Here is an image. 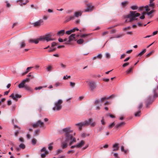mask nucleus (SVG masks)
Wrapping results in <instances>:
<instances>
[{"label": "nucleus", "instance_id": "30", "mask_svg": "<svg viewBox=\"0 0 158 158\" xmlns=\"http://www.w3.org/2000/svg\"><path fill=\"white\" fill-rule=\"evenodd\" d=\"M26 43L24 41L21 42L20 44V48H21L24 47L26 46Z\"/></svg>", "mask_w": 158, "mask_h": 158}, {"label": "nucleus", "instance_id": "48", "mask_svg": "<svg viewBox=\"0 0 158 158\" xmlns=\"http://www.w3.org/2000/svg\"><path fill=\"white\" fill-rule=\"evenodd\" d=\"M135 116L137 117L139 116L140 115V112L139 111L136 113L135 114Z\"/></svg>", "mask_w": 158, "mask_h": 158}, {"label": "nucleus", "instance_id": "52", "mask_svg": "<svg viewBox=\"0 0 158 158\" xmlns=\"http://www.w3.org/2000/svg\"><path fill=\"white\" fill-rule=\"evenodd\" d=\"M60 66L63 68H65L66 67V65L63 63H61L60 64Z\"/></svg>", "mask_w": 158, "mask_h": 158}, {"label": "nucleus", "instance_id": "10", "mask_svg": "<svg viewBox=\"0 0 158 158\" xmlns=\"http://www.w3.org/2000/svg\"><path fill=\"white\" fill-rule=\"evenodd\" d=\"M87 124V122H85L84 121L83 123H76L75 124V125L77 126L79 129L81 130L83 126H86Z\"/></svg>", "mask_w": 158, "mask_h": 158}, {"label": "nucleus", "instance_id": "29", "mask_svg": "<svg viewBox=\"0 0 158 158\" xmlns=\"http://www.w3.org/2000/svg\"><path fill=\"white\" fill-rule=\"evenodd\" d=\"M128 4V2L127 1H125L121 3V5L122 7H124L126 6Z\"/></svg>", "mask_w": 158, "mask_h": 158}, {"label": "nucleus", "instance_id": "26", "mask_svg": "<svg viewBox=\"0 0 158 158\" xmlns=\"http://www.w3.org/2000/svg\"><path fill=\"white\" fill-rule=\"evenodd\" d=\"M118 145L117 144H114L113 145V150L114 151L117 150L118 149Z\"/></svg>", "mask_w": 158, "mask_h": 158}, {"label": "nucleus", "instance_id": "56", "mask_svg": "<svg viewBox=\"0 0 158 158\" xmlns=\"http://www.w3.org/2000/svg\"><path fill=\"white\" fill-rule=\"evenodd\" d=\"M66 34H67L68 35H70L71 34V33H72V32H71V30H70L67 31L66 32Z\"/></svg>", "mask_w": 158, "mask_h": 158}, {"label": "nucleus", "instance_id": "63", "mask_svg": "<svg viewBox=\"0 0 158 158\" xmlns=\"http://www.w3.org/2000/svg\"><path fill=\"white\" fill-rule=\"evenodd\" d=\"M19 141L21 142H23L24 141L23 139L22 138H20L19 139Z\"/></svg>", "mask_w": 158, "mask_h": 158}, {"label": "nucleus", "instance_id": "64", "mask_svg": "<svg viewBox=\"0 0 158 158\" xmlns=\"http://www.w3.org/2000/svg\"><path fill=\"white\" fill-rule=\"evenodd\" d=\"M56 43L55 42H53L52 43V47L56 46Z\"/></svg>", "mask_w": 158, "mask_h": 158}, {"label": "nucleus", "instance_id": "50", "mask_svg": "<svg viewBox=\"0 0 158 158\" xmlns=\"http://www.w3.org/2000/svg\"><path fill=\"white\" fill-rule=\"evenodd\" d=\"M74 152H75L74 150H70L68 151V154H70V153H73Z\"/></svg>", "mask_w": 158, "mask_h": 158}, {"label": "nucleus", "instance_id": "37", "mask_svg": "<svg viewBox=\"0 0 158 158\" xmlns=\"http://www.w3.org/2000/svg\"><path fill=\"white\" fill-rule=\"evenodd\" d=\"M146 52V50L145 49H143L142 52H141L140 53H139L138 54V56H141L143 55L144 53H145Z\"/></svg>", "mask_w": 158, "mask_h": 158}, {"label": "nucleus", "instance_id": "59", "mask_svg": "<svg viewBox=\"0 0 158 158\" xmlns=\"http://www.w3.org/2000/svg\"><path fill=\"white\" fill-rule=\"evenodd\" d=\"M97 57L101 59L102 57V55L101 54H99L97 55V56H96Z\"/></svg>", "mask_w": 158, "mask_h": 158}, {"label": "nucleus", "instance_id": "49", "mask_svg": "<svg viewBox=\"0 0 158 158\" xmlns=\"http://www.w3.org/2000/svg\"><path fill=\"white\" fill-rule=\"evenodd\" d=\"M121 149L122 151H123L125 153H126L127 152V150H124V147L123 146H122L121 147Z\"/></svg>", "mask_w": 158, "mask_h": 158}, {"label": "nucleus", "instance_id": "22", "mask_svg": "<svg viewBox=\"0 0 158 158\" xmlns=\"http://www.w3.org/2000/svg\"><path fill=\"white\" fill-rule=\"evenodd\" d=\"M68 141H66V139H65V142H63L62 143L61 147L63 149H64L67 148L68 146Z\"/></svg>", "mask_w": 158, "mask_h": 158}, {"label": "nucleus", "instance_id": "33", "mask_svg": "<svg viewBox=\"0 0 158 158\" xmlns=\"http://www.w3.org/2000/svg\"><path fill=\"white\" fill-rule=\"evenodd\" d=\"M130 8L132 10H135L138 9V7L137 6L135 5L131 6Z\"/></svg>", "mask_w": 158, "mask_h": 158}, {"label": "nucleus", "instance_id": "39", "mask_svg": "<svg viewBox=\"0 0 158 158\" xmlns=\"http://www.w3.org/2000/svg\"><path fill=\"white\" fill-rule=\"evenodd\" d=\"M133 69V68L131 67V68H129L128 70H127L126 71V73L127 74H129L130 73H131Z\"/></svg>", "mask_w": 158, "mask_h": 158}, {"label": "nucleus", "instance_id": "34", "mask_svg": "<svg viewBox=\"0 0 158 158\" xmlns=\"http://www.w3.org/2000/svg\"><path fill=\"white\" fill-rule=\"evenodd\" d=\"M33 67H28L27 69H26V71L23 73V75H25V74H26L28 72L30 71V69H31Z\"/></svg>", "mask_w": 158, "mask_h": 158}, {"label": "nucleus", "instance_id": "40", "mask_svg": "<svg viewBox=\"0 0 158 158\" xmlns=\"http://www.w3.org/2000/svg\"><path fill=\"white\" fill-rule=\"evenodd\" d=\"M70 86L72 88H73L74 87L75 85V83L74 82H70Z\"/></svg>", "mask_w": 158, "mask_h": 158}, {"label": "nucleus", "instance_id": "35", "mask_svg": "<svg viewBox=\"0 0 158 158\" xmlns=\"http://www.w3.org/2000/svg\"><path fill=\"white\" fill-rule=\"evenodd\" d=\"M145 14H146L145 12H143L142 14V15L139 17L140 19H144L145 17Z\"/></svg>", "mask_w": 158, "mask_h": 158}, {"label": "nucleus", "instance_id": "21", "mask_svg": "<svg viewBox=\"0 0 158 158\" xmlns=\"http://www.w3.org/2000/svg\"><path fill=\"white\" fill-rule=\"evenodd\" d=\"M53 69V67L51 65H48L46 68V70L47 71L50 72L52 71Z\"/></svg>", "mask_w": 158, "mask_h": 158}, {"label": "nucleus", "instance_id": "51", "mask_svg": "<svg viewBox=\"0 0 158 158\" xmlns=\"http://www.w3.org/2000/svg\"><path fill=\"white\" fill-rule=\"evenodd\" d=\"M124 124V123L123 122H122L118 124L117 125V126L118 127Z\"/></svg>", "mask_w": 158, "mask_h": 158}, {"label": "nucleus", "instance_id": "62", "mask_svg": "<svg viewBox=\"0 0 158 158\" xmlns=\"http://www.w3.org/2000/svg\"><path fill=\"white\" fill-rule=\"evenodd\" d=\"M132 31H127L126 33V34L128 35H132Z\"/></svg>", "mask_w": 158, "mask_h": 158}, {"label": "nucleus", "instance_id": "41", "mask_svg": "<svg viewBox=\"0 0 158 158\" xmlns=\"http://www.w3.org/2000/svg\"><path fill=\"white\" fill-rule=\"evenodd\" d=\"M130 26H128L127 27H124L123 28V30L124 31H127V30H129L130 29Z\"/></svg>", "mask_w": 158, "mask_h": 158}, {"label": "nucleus", "instance_id": "61", "mask_svg": "<svg viewBox=\"0 0 158 158\" xmlns=\"http://www.w3.org/2000/svg\"><path fill=\"white\" fill-rule=\"evenodd\" d=\"M58 40V41L60 42H63V41H64V40H63L61 38H59Z\"/></svg>", "mask_w": 158, "mask_h": 158}, {"label": "nucleus", "instance_id": "5", "mask_svg": "<svg viewBox=\"0 0 158 158\" xmlns=\"http://www.w3.org/2000/svg\"><path fill=\"white\" fill-rule=\"evenodd\" d=\"M90 89L91 90H94L96 87V85L95 82L92 81H86Z\"/></svg>", "mask_w": 158, "mask_h": 158}, {"label": "nucleus", "instance_id": "60", "mask_svg": "<svg viewBox=\"0 0 158 158\" xmlns=\"http://www.w3.org/2000/svg\"><path fill=\"white\" fill-rule=\"evenodd\" d=\"M61 151H62V150L61 149H58V150H57L56 151V154H58V153H60Z\"/></svg>", "mask_w": 158, "mask_h": 158}, {"label": "nucleus", "instance_id": "28", "mask_svg": "<svg viewBox=\"0 0 158 158\" xmlns=\"http://www.w3.org/2000/svg\"><path fill=\"white\" fill-rule=\"evenodd\" d=\"M145 9V11L147 12L150 11L152 10L151 7H150L149 6L146 5L144 6Z\"/></svg>", "mask_w": 158, "mask_h": 158}, {"label": "nucleus", "instance_id": "18", "mask_svg": "<svg viewBox=\"0 0 158 158\" xmlns=\"http://www.w3.org/2000/svg\"><path fill=\"white\" fill-rule=\"evenodd\" d=\"M42 39V40H45L47 42L52 41L54 40V39H52L50 36H46L44 38H41Z\"/></svg>", "mask_w": 158, "mask_h": 158}, {"label": "nucleus", "instance_id": "13", "mask_svg": "<svg viewBox=\"0 0 158 158\" xmlns=\"http://www.w3.org/2000/svg\"><path fill=\"white\" fill-rule=\"evenodd\" d=\"M41 152H45V153L41 154V157L42 158H45L46 156V155L48 154L49 153L46 150V148L45 147L43 148L41 150Z\"/></svg>", "mask_w": 158, "mask_h": 158}, {"label": "nucleus", "instance_id": "36", "mask_svg": "<svg viewBox=\"0 0 158 158\" xmlns=\"http://www.w3.org/2000/svg\"><path fill=\"white\" fill-rule=\"evenodd\" d=\"M53 144V143H50L48 146V149L49 150H51L52 149L53 146L52 145Z\"/></svg>", "mask_w": 158, "mask_h": 158}, {"label": "nucleus", "instance_id": "4", "mask_svg": "<svg viewBox=\"0 0 158 158\" xmlns=\"http://www.w3.org/2000/svg\"><path fill=\"white\" fill-rule=\"evenodd\" d=\"M85 141L84 140H82L77 143L76 145L72 146L71 147V148H81L85 144Z\"/></svg>", "mask_w": 158, "mask_h": 158}, {"label": "nucleus", "instance_id": "1", "mask_svg": "<svg viewBox=\"0 0 158 158\" xmlns=\"http://www.w3.org/2000/svg\"><path fill=\"white\" fill-rule=\"evenodd\" d=\"M73 131L69 127H67L60 130L59 132L60 134L65 133L66 141H68L70 140L69 142L70 145L73 144L76 142V138L73 137V135H70V133L73 132Z\"/></svg>", "mask_w": 158, "mask_h": 158}, {"label": "nucleus", "instance_id": "44", "mask_svg": "<svg viewBox=\"0 0 158 158\" xmlns=\"http://www.w3.org/2000/svg\"><path fill=\"white\" fill-rule=\"evenodd\" d=\"M70 77H71L70 76H67V75H66V76H64L63 77V79L64 80H66V79H68L69 78H70Z\"/></svg>", "mask_w": 158, "mask_h": 158}, {"label": "nucleus", "instance_id": "12", "mask_svg": "<svg viewBox=\"0 0 158 158\" xmlns=\"http://www.w3.org/2000/svg\"><path fill=\"white\" fill-rule=\"evenodd\" d=\"M29 80V78H27L26 79L23 80L22 82H21L20 84L18 85V87L19 88H22L24 87L25 85V84L26 82L28 81Z\"/></svg>", "mask_w": 158, "mask_h": 158}, {"label": "nucleus", "instance_id": "57", "mask_svg": "<svg viewBox=\"0 0 158 158\" xmlns=\"http://www.w3.org/2000/svg\"><path fill=\"white\" fill-rule=\"evenodd\" d=\"M114 156L115 158H118V154L117 153H114Z\"/></svg>", "mask_w": 158, "mask_h": 158}, {"label": "nucleus", "instance_id": "19", "mask_svg": "<svg viewBox=\"0 0 158 158\" xmlns=\"http://www.w3.org/2000/svg\"><path fill=\"white\" fill-rule=\"evenodd\" d=\"M25 148V145L23 143H21L19 145V147L16 148V149L19 151L21 149H23Z\"/></svg>", "mask_w": 158, "mask_h": 158}, {"label": "nucleus", "instance_id": "42", "mask_svg": "<svg viewBox=\"0 0 158 158\" xmlns=\"http://www.w3.org/2000/svg\"><path fill=\"white\" fill-rule=\"evenodd\" d=\"M46 87V86H43V87L39 86V87H35V90L40 89H42V88H44V87Z\"/></svg>", "mask_w": 158, "mask_h": 158}, {"label": "nucleus", "instance_id": "27", "mask_svg": "<svg viewBox=\"0 0 158 158\" xmlns=\"http://www.w3.org/2000/svg\"><path fill=\"white\" fill-rule=\"evenodd\" d=\"M94 7L93 6H88L85 11H90L93 10Z\"/></svg>", "mask_w": 158, "mask_h": 158}, {"label": "nucleus", "instance_id": "24", "mask_svg": "<svg viewBox=\"0 0 158 158\" xmlns=\"http://www.w3.org/2000/svg\"><path fill=\"white\" fill-rule=\"evenodd\" d=\"M24 88L27 91H31V92H33V90L28 85H25Z\"/></svg>", "mask_w": 158, "mask_h": 158}, {"label": "nucleus", "instance_id": "17", "mask_svg": "<svg viewBox=\"0 0 158 158\" xmlns=\"http://www.w3.org/2000/svg\"><path fill=\"white\" fill-rule=\"evenodd\" d=\"M154 12L153 9H152L150 11L147 12L146 14L148 16L149 18H151L153 16L152 14Z\"/></svg>", "mask_w": 158, "mask_h": 158}, {"label": "nucleus", "instance_id": "16", "mask_svg": "<svg viewBox=\"0 0 158 158\" xmlns=\"http://www.w3.org/2000/svg\"><path fill=\"white\" fill-rule=\"evenodd\" d=\"M106 99V97L102 98L100 100H95V103L96 105L99 104L100 105V106H101V105L102 102Z\"/></svg>", "mask_w": 158, "mask_h": 158}, {"label": "nucleus", "instance_id": "46", "mask_svg": "<svg viewBox=\"0 0 158 158\" xmlns=\"http://www.w3.org/2000/svg\"><path fill=\"white\" fill-rule=\"evenodd\" d=\"M88 36V35L87 34H82L80 35L81 38H85Z\"/></svg>", "mask_w": 158, "mask_h": 158}, {"label": "nucleus", "instance_id": "45", "mask_svg": "<svg viewBox=\"0 0 158 158\" xmlns=\"http://www.w3.org/2000/svg\"><path fill=\"white\" fill-rule=\"evenodd\" d=\"M105 56L107 58H110V54L108 52L106 53L105 54Z\"/></svg>", "mask_w": 158, "mask_h": 158}, {"label": "nucleus", "instance_id": "58", "mask_svg": "<svg viewBox=\"0 0 158 158\" xmlns=\"http://www.w3.org/2000/svg\"><path fill=\"white\" fill-rule=\"evenodd\" d=\"M129 64V63H124L123 65V67H125L126 66H127Z\"/></svg>", "mask_w": 158, "mask_h": 158}, {"label": "nucleus", "instance_id": "55", "mask_svg": "<svg viewBox=\"0 0 158 158\" xmlns=\"http://www.w3.org/2000/svg\"><path fill=\"white\" fill-rule=\"evenodd\" d=\"M7 104L9 105H10L12 103V102L11 100H8L7 101Z\"/></svg>", "mask_w": 158, "mask_h": 158}, {"label": "nucleus", "instance_id": "54", "mask_svg": "<svg viewBox=\"0 0 158 158\" xmlns=\"http://www.w3.org/2000/svg\"><path fill=\"white\" fill-rule=\"evenodd\" d=\"M36 140L34 139H32V143L33 145H35L36 144Z\"/></svg>", "mask_w": 158, "mask_h": 158}, {"label": "nucleus", "instance_id": "23", "mask_svg": "<svg viewBox=\"0 0 158 158\" xmlns=\"http://www.w3.org/2000/svg\"><path fill=\"white\" fill-rule=\"evenodd\" d=\"M74 16L73 15L67 16L66 18L65 22H68L72 19H74Z\"/></svg>", "mask_w": 158, "mask_h": 158}, {"label": "nucleus", "instance_id": "11", "mask_svg": "<svg viewBox=\"0 0 158 158\" xmlns=\"http://www.w3.org/2000/svg\"><path fill=\"white\" fill-rule=\"evenodd\" d=\"M85 122H87V125H89L93 127L95 126V123L93 121L92 119L91 118H89L88 120L85 121Z\"/></svg>", "mask_w": 158, "mask_h": 158}, {"label": "nucleus", "instance_id": "47", "mask_svg": "<svg viewBox=\"0 0 158 158\" xmlns=\"http://www.w3.org/2000/svg\"><path fill=\"white\" fill-rule=\"evenodd\" d=\"M60 83L59 82H56L55 83V85L56 87H57V86H59L60 85Z\"/></svg>", "mask_w": 158, "mask_h": 158}, {"label": "nucleus", "instance_id": "15", "mask_svg": "<svg viewBox=\"0 0 158 158\" xmlns=\"http://www.w3.org/2000/svg\"><path fill=\"white\" fill-rule=\"evenodd\" d=\"M44 123L40 121H38L36 123H35L33 125V126L34 127H36L38 126H40V127H43Z\"/></svg>", "mask_w": 158, "mask_h": 158}, {"label": "nucleus", "instance_id": "38", "mask_svg": "<svg viewBox=\"0 0 158 158\" xmlns=\"http://www.w3.org/2000/svg\"><path fill=\"white\" fill-rule=\"evenodd\" d=\"M78 30L79 29L76 27H74L73 29L71 30L72 33L76 31H78Z\"/></svg>", "mask_w": 158, "mask_h": 158}, {"label": "nucleus", "instance_id": "31", "mask_svg": "<svg viewBox=\"0 0 158 158\" xmlns=\"http://www.w3.org/2000/svg\"><path fill=\"white\" fill-rule=\"evenodd\" d=\"M77 43L79 44H82L84 42V40L82 39H79L78 40H77Z\"/></svg>", "mask_w": 158, "mask_h": 158}, {"label": "nucleus", "instance_id": "8", "mask_svg": "<svg viewBox=\"0 0 158 158\" xmlns=\"http://www.w3.org/2000/svg\"><path fill=\"white\" fill-rule=\"evenodd\" d=\"M43 23V21L42 20H40L33 23L32 24L33 25L36 27H38L40 26Z\"/></svg>", "mask_w": 158, "mask_h": 158}, {"label": "nucleus", "instance_id": "43", "mask_svg": "<svg viewBox=\"0 0 158 158\" xmlns=\"http://www.w3.org/2000/svg\"><path fill=\"white\" fill-rule=\"evenodd\" d=\"M114 125V122H113V123L110 124L109 125V127L111 128H112L113 127Z\"/></svg>", "mask_w": 158, "mask_h": 158}, {"label": "nucleus", "instance_id": "7", "mask_svg": "<svg viewBox=\"0 0 158 158\" xmlns=\"http://www.w3.org/2000/svg\"><path fill=\"white\" fill-rule=\"evenodd\" d=\"M10 97L13 100L17 101L18 99L21 97V96L17 94L12 93L10 96Z\"/></svg>", "mask_w": 158, "mask_h": 158}, {"label": "nucleus", "instance_id": "6", "mask_svg": "<svg viewBox=\"0 0 158 158\" xmlns=\"http://www.w3.org/2000/svg\"><path fill=\"white\" fill-rule=\"evenodd\" d=\"M75 34H73L69 37L68 40L67 39H65L64 40V41L65 42V44H69L71 41L75 39Z\"/></svg>", "mask_w": 158, "mask_h": 158}, {"label": "nucleus", "instance_id": "14", "mask_svg": "<svg viewBox=\"0 0 158 158\" xmlns=\"http://www.w3.org/2000/svg\"><path fill=\"white\" fill-rule=\"evenodd\" d=\"M16 2H19V4L21 6H23L26 4L28 2V0L25 1H24L23 0H17Z\"/></svg>", "mask_w": 158, "mask_h": 158}, {"label": "nucleus", "instance_id": "25", "mask_svg": "<svg viewBox=\"0 0 158 158\" xmlns=\"http://www.w3.org/2000/svg\"><path fill=\"white\" fill-rule=\"evenodd\" d=\"M82 13L81 11L75 12L74 15L75 17H78L81 15Z\"/></svg>", "mask_w": 158, "mask_h": 158}, {"label": "nucleus", "instance_id": "53", "mask_svg": "<svg viewBox=\"0 0 158 158\" xmlns=\"http://www.w3.org/2000/svg\"><path fill=\"white\" fill-rule=\"evenodd\" d=\"M81 136L82 138H85L86 137V135L85 133H81Z\"/></svg>", "mask_w": 158, "mask_h": 158}, {"label": "nucleus", "instance_id": "20", "mask_svg": "<svg viewBox=\"0 0 158 158\" xmlns=\"http://www.w3.org/2000/svg\"><path fill=\"white\" fill-rule=\"evenodd\" d=\"M65 32L64 30H61L58 31L57 33V35L59 36H60L63 35Z\"/></svg>", "mask_w": 158, "mask_h": 158}, {"label": "nucleus", "instance_id": "9", "mask_svg": "<svg viewBox=\"0 0 158 158\" xmlns=\"http://www.w3.org/2000/svg\"><path fill=\"white\" fill-rule=\"evenodd\" d=\"M42 40V39L41 38L37 39H31L28 40V42L29 43H31L37 44L39 42L40 40Z\"/></svg>", "mask_w": 158, "mask_h": 158}, {"label": "nucleus", "instance_id": "32", "mask_svg": "<svg viewBox=\"0 0 158 158\" xmlns=\"http://www.w3.org/2000/svg\"><path fill=\"white\" fill-rule=\"evenodd\" d=\"M154 4L152 2H151V1H150V4L148 5L150 7H151L152 9H153L154 8Z\"/></svg>", "mask_w": 158, "mask_h": 158}, {"label": "nucleus", "instance_id": "3", "mask_svg": "<svg viewBox=\"0 0 158 158\" xmlns=\"http://www.w3.org/2000/svg\"><path fill=\"white\" fill-rule=\"evenodd\" d=\"M63 101L61 99H59L54 103V106L52 108V110L54 111H58L62 108L61 104Z\"/></svg>", "mask_w": 158, "mask_h": 158}, {"label": "nucleus", "instance_id": "2", "mask_svg": "<svg viewBox=\"0 0 158 158\" xmlns=\"http://www.w3.org/2000/svg\"><path fill=\"white\" fill-rule=\"evenodd\" d=\"M140 14L134 11H130V14L124 16L125 22L126 23L131 22L133 21L136 17H139Z\"/></svg>", "mask_w": 158, "mask_h": 158}]
</instances>
